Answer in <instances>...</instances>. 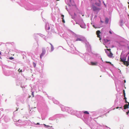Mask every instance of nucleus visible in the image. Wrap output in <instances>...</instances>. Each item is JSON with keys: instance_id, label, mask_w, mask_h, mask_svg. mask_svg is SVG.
Wrapping results in <instances>:
<instances>
[{"instance_id": "nucleus-4", "label": "nucleus", "mask_w": 129, "mask_h": 129, "mask_svg": "<svg viewBox=\"0 0 129 129\" xmlns=\"http://www.w3.org/2000/svg\"><path fill=\"white\" fill-rule=\"evenodd\" d=\"M113 55V54L111 51H110V53L108 54V56L110 58L112 57Z\"/></svg>"}, {"instance_id": "nucleus-33", "label": "nucleus", "mask_w": 129, "mask_h": 129, "mask_svg": "<svg viewBox=\"0 0 129 129\" xmlns=\"http://www.w3.org/2000/svg\"><path fill=\"white\" fill-rule=\"evenodd\" d=\"M1 54V52H0V55Z\"/></svg>"}, {"instance_id": "nucleus-22", "label": "nucleus", "mask_w": 129, "mask_h": 129, "mask_svg": "<svg viewBox=\"0 0 129 129\" xmlns=\"http://www.w3.org/2000/svg\"><path fill=\"white\" fill-rule=\"evenodd\" d=\"M122 106H121V107H116V109H118L119 108H122Z\"/></svg>"}, {"instance_id": "nucleus-40", "label": "nucleus", "mask_w": 129, "mask_h": 129, "mask_svg": "<svg viewBox=\"0 0 129 129\" xmlns=\"http://www.w3.org/2000/svg\"><path fill=\"white\" fill-rule=\"evenodd\" d=\"M129 54V52H128V54Z\"/></svg>"}, {"instance_id": "nucleus-25", "label": "nucleus", "mask_w": 129, "mask_h": 129, "mask_svg": "<svg viewBox=\"0 0 129 129\" xmlns=\"http://www.w3.org/2000/svg\"><path fill=\"white\" fill-rule=\"evenodd\" d=\"M124 99L125 100H126V97L125 96H124Z\"/></svg>"}, {"instance_id": "nucleus-16", "label": "nucleus", "mask_w": 129, "mask_h": 129, "mask_svg": "<svg viewBox=\"0 0 129 129\" xmlns=\"http://www.w3.org/2000/svg\"><path fill=\"white\" fill-rule=\"evenodd\" d=\"M123 93L124 96H125V91L124 90H123Z\"/></svg>"}, {"instance_id": "nucleus-15", "label": "nucleus", "mask_w": 129, "mask_h": 129, "mask_svg": "<svg viewBox=\"0 0 129 129\" xmlns=\"http://www.w3.org/2000/svg\"><path fill=\"white\" fill-rule=\"evenodd\" d=\"M106 62L107 63H109L110 64H111V65H112V66H113V64H112L111 63V62H109V61H106Z\"/></svg>"}, {"instance_id": "nucleus-12", "label": "nucleus", "mask_w": 129, "mask_h": 129, "mask_svg": "<svg viewBox=\"0 0 129 129\" xmlns=\"http://www.w3.org/2000/svg\"><path fill=\"white\" fill-rule=\"evenodd\" d=\"M109 41H110L109 40H108V39H104V41L105 43H107V42Z\"/></svg>"}, {"instance_id": "nucleus-27", "label": "nucleus", "mask_w": 129, "mask_h": 129, "mask_svg": "<svg viewBox=\"0 0 129 129\" xmlns=\"http://www.w3.org/2000/svg\"><path fill=\"white\" fill-rule=\"evenodd\" d=\"M109 33L111 34H112V33L111 32V31H109Z\"/></svg>"}, {"instance_id": "nucleus-8", "label": "nucleus", "mask_w": 129, "mask_h": 129, "mask_svg": "<svg viewBox=\"0 0 129 129\" xmlns=\"http://www.w3.org/2000/svg\"><path fill=\"white\" fill-rule=\"evenodd\" d=\"M44 125L45 126V127L47 128H50L51 127V126H50L49 125H46V124H44Z\"/></svg>"}, {"instance_id": "nucleus-28", "label": "nucleus", "mask_w": 129, "mask_h": 129, "mask_svg": "<svg viewBox=\"0 0 129 129\" xmlns=\"http://www.w3.org/2000/svg\"><path fill=\"white\" fill-rule=\"evenodd\" d=\"M36 124L37 125H38L39 124V123H37Z\"/></svg>"}, {"instance_id": "nucleus-42", "label": "nucleus", "mask_w": 129, "mask_h": 129, "mask_svg": "<svg viewBox=\"0 0 129 129\" xmlns=\"http://www.w3.org/2000/svg\"><path fill=\"white\" fill-rule=\"evenodd\" d=\"M104 5L106 6V5L105 4Z\"/></svg>"}, {"instance_id": "nucleus-18", "label": "nucleus", "mask_w": 129, "mask_h": 129, "mask_svg": "<svg viewBox=\"0 0 129 129\" xmlns=\"http://www.w3.org/2000/svg\"><path fill=\"white\" fill-rule=\"evenodd\" d=\"M33 65L34 67H35L36 66V64L34 62H33Z\"/></svg>"}, {"instance_id": "nucleus-41", "label": "nucleus", "mask_w": 129, "mask_h": 129, "mask_svg": "<svg viewBox=\"0 0 129 129\" xmlns=\"http://www.w3.org/2000/svg\"><path fill=\"white\" fill-rule=\"evenodd\" d=\"M124 82H125V80H124Z\"/></svg>"}, {"instance_id": "nucleus-7", "label": "nucleus", "mask_w": 129, "mask_h": 129, "mask_svg": "<svg viewBox=\"0 0 129 129\" xmlns=\"http://www.w3.org/2000/svg\"><path fill=\"white\" fill-rule=\"evenodd\" d=\"M91 65H96L97 64V62H91Z\"/></svg>"}, {"instance_id": "nucleus-3", "label": "nucleus", "mask_w": 129, "mask_h": 129, "mask_svg": "<svg viewBox=\"0 0 129 129\" xmlns=\"http://www.w3.org/2000/svg\"><path fill=\"white\" fill-rule=\"evenodd\" d=\"M129 106V103H128V104H125L124 106V109H126L127 108H128Z\"/></svg>"}, {"instance_id": "nucleus-17", "label": "nucleus", "mask_w": 129, "mask_h": 129, "mask_svg": "<svg viewBox=\"0 0 129 129\" xmlns=\"http://www.w3.org/2000/svg\"><path fill=\"white\" fill-rule=\"evenodd\" d=\"M18 122L19 121H16V123H15V124H16V125H17V126L19 124H18L19 123Z\"/></svg>"}, {"instance_id": "nucleus-30", "label": "nucleus", "mask_w": 129, "mask_h": 129, "mask_svg": "<svg viewBox=\"0 0 129 129\" xmlns=\"http://www.w3.org/2000/svg\"><path fill=\"white\" fill-rule=\"evenodd\" d=\"M50 29V27H49L48 28V29Z\"/></svg>"}, {"instance_id": "nucleus-29", "label": "nucleus", "mask_w": 129, "mask_h": 129, "mask_svg": "<svg viewBox=\"0 0 129 129\" xmlns=\"http://www.w3.org/2000/svg\"><path fill=\"white\" fill-rule=\"evenodd\" d=\"M107 22V23L108 22V20H106V22Z\"/></svg>"}, {"instance_id": "nucleus-19", "label": "nucleus", "mask_w": 129, "mask_h": 129, "mask_svg": "<svg viewBox=\"0 0 129 129\" xmlns=\"http://www.w3.org/2000/svg\"><path fill=\"white\" fill-rule=\"evenodd\" d=\"M18 71L19 72H22V70H20V69H19V70H18Z\"/></svg>"}, {"instance_id": "nucleus-37", "label": "nucleus", "mask_w": 129, "mask_h": 129, "mask_svg": "<svg viewBox=\"0 0 129 129\" xmlns=\"http://www.w3.org/2000/svg\"><path fill=\"white\" fill-rule=\"evenodd\" d=\"M10 58H10V59H12V58H11V57H10Z\"/></svg>"}, {"instance_id": "nucleus-26", "label": "nucleus", "mask_w": 129, "mask_h": 129, "mask_svg": "<svg viewBox=\"0 0 129 129\" xmlns=\"http://www.w3.org/2000/svg\"><path fill=\"white\" fill-rule=\"evenodd\" d=\"M126 114H128L129 113V111H128L126 112Z\"/></svg>"}, {"instance_id": "nucleus-31", "label": "nucleus", "mask_w": 129, "mask_h": 129, "mask_svg": "<svg viewBox=\"0 0 129 129\" xmlns=\"http://www.w3.org/2000/svg\"><path fill=\"white\" fill-rule=\"evenodd\" d=\"M30 97H31V96H30H30H29L28 98H30Z\"/></svg>"}, {"instance_id": "nucleus-38", "label": "nucleus", "mask_w": 129, "mask_h": 129, "mask_svg": "<svg viewBox=\"0 0 129 129\" xmlns=\"http://www.w3.org/2000/svg\"><path fill=\"white\" fill-rule=\"evenodd\" d=\"M10 58H10V59H12V58H11V57H10Z\"/></svg>"}, {"instance_id": "nucleus-36", "label": "nucleus", "mask_w": 129, "mask_h": 129, "mask_svg": "<svg viewBox=\"0 0 129 129\" xmlns=\"http://www.w3.org/2000/svg\"><path fill=\"white\" fill-rule=\"evenodd\" d=\"M10 58H10V59H12V58H11V57H10Z\"/></svg>"}, {"instance_id": "nucleus-2", "label": "nucleus", "mask_w": 129, "mask_h": 129, "mask_svg": "<svg viewBox=\"0 0 129 129\" xmlns=\"http://www.w3.org/2000/svg\"><path fill=\"white\" fill-rule=\"evenodd\" d=\"M45 52L46 51L44 49H43L42 52L40 56V58H42V56L45 54Z\"/></svg>"}, {"instance_id": "nucleus-5", "label": "nucleus", "mask_w": 129, "mask_h": 129, "mask_svg": "<svg viewBox=\"0 0 129 129\" xmlns=\"http://www.w3.org/2000/svg\"><path fill=\"white\" fill-rule=\"evenodd\" d=\"M123 64L126 66H128L129 65V62H128L127 61H125L123 63Z\"/></svg>"}, {"instance_id": "nucleus-10", "label": "nucleus", "mask_w": 129, "mask_h": 129, "mask_svg": "<svg viewBox=\"0 0 129 129\" xmlns=\"http://www.w3.org/2000/svg\"><path fill=\"white\" fill-rule=\"evenodd\" d=\"M120 61H121L123 63L125 61V59H122L121 58H120Z\"/></svg>"}, {"instance_id": "nucleus-13", "label": "nucleus", "mask_w": 129, "mask_h": 129, "mask_svg": "<svg viewBox=\"0 0 129 129\" xmlns=\"http://www.w3.org/2000/svg\"><path fill=\"white\" fill-rule=\"evenodd\" d=\"M83 113L84 114H89V113L88 111H84L83 112Z\"/></svg>"}, {"instance_id": "nucleus-23", "label": "nucleus", "mask_w": 129, "mask_h": 129, "mask_svg": "<svg viewBox=\"0 0 129 129\" xmlns=\"http://www.w3.org/2000/svg\"><path fill=\"white\" fill-rule=\"evenodd\" d=\"M106 50L109 51L110 52V51H111V49H107Z\"/></svg>"}, {"instance_id": "nucleus-39", "label": "nucleus", "mask_w": 129, "mask_h": 129, "mask_svg": "<svg viewBox=\"0 0 129 129\" xmlns=\"http://www.w3.org/2000/svg\"><path fill=\"white\" fill-rule=\"evenodd\" d=\"M59 0H57V1H59Z\"/></svg>"}, {"instance_id": "nucleus-11", "label": "nucleus", "mask_w": 129, "mask_h": 129, "mask_svg": "<svg viewBox=\"0 0 129 129\" xmlns=\"http://www.w3.org/2000/svg\"><path fill=\"white\" fill-rule=\"evenodd\" d=\"M101 33V32L99 30H98L96 31V35H100V34Z\"/></svg>"}, {"instance_id": "nucleus-1", "label": "nucleus", "mask_w": 129, "mask_h": 129, "mask_svg": "<svg viewBox=\"0 0 129 129\" xmlns=\"http://www.w3.org/2000/svg\"><path fill=\"white\" fill-rule=\"evenodd\" d=\"M90 3L92 4V9L93 11L99 10L100 9L99 8H98L94 6V4L98 6H100V4L97 3V2L98 1L100 3V0H89Z\"/></svg>"}, {"instance_id": "nucleus-9", "label": "nucleus", "mask_w": 129, "mask_h": 129, "mask_svg": "<svg viewBox=\"0 0 129 129\" xmlns=\"http://www.w3.org/2000/svg\"><path fill=\"white\" fill-rule=\"evenodd\" d=\"M50 44L51 45V51H52L53 50V49H54L53 47V46L51 44Z\"/></svg>"}, {"instance_id": "nucleus-6", "label": "nucleus", "mask_w": 129, "mask_h": 129, "mask_svg": "<svg viewBox=\"0 0 129 129\" xmlns=\"http://www.w3.org/2000/svg\"><path fill=\"white\" fill-rule=\"evenodd\" d=\"M61 16L62 17V22L63 23H65V21H64V15H61Z\"/></svg>"}, {"instance_id": "nucleus-21", "label": "nucleus", "mask_w": 129, "mask_h": 129, "mask_svg": "<svg viewBox=\"0 0 129 129\" xmlns=\"http://www.w3.org/2000/svg\"><path fill=\"white\" fill-rule=\"evenodd\" d=\"M97 37L100 38V40H101V38H100V35H97Z\"/></svg>"}, {"instance_id": "nucleus-24", "label": "nucleus", "mask_w": 129, "mask_h": 129, "mask_svg": "<svg viewBox=\"0 0 129 129\" xmlns=\"http://www.w3.org/2000/svg\"><path fill=\"white\" fill-rule=\"evenodd\" d=\"M125 103H127L128 104V103H129L126 100H125Z\"/></svg>"}, {"instance_id": "nucleus-14", "label": "nucleus", "mask_w": 129, "mask_h": 129, "mask_svg": "<svg viewBox=\"0 0 129 129\" xmlns=\"http://www.w3.org/2000/svg\"><path fill=\"white\" fill-rule=\"evenodd\" d=\"M82 41V40L80 38H77L76 39V41Z\"/></svg>"}, {"instance_id": "nucleus-34", "label": "nucleus", "mask_w": 129, "mask_h": 129, "mask_svg": "<svg viewBox=\"0 0 129 129\" xmlns=\"http://www.w3.org/2000/svg\"><path fill=\"white\" fill-rule=\"evenodd\" d=\"M128 59H129V57H128Z\"/></svg>"}, {"instance_id": "nucleus-35", "label": "nucleus", "mask_w": 129, "mask_h": 129, "mask_svg": "<svg viewBox=\"0 0 129 129\" xmlns=\"http://www.w3.org/2000/svg\"><path fill=\"white\" fill-rule=\"evenodd\" d=\"M128 4H129V2H128Z\"/></svg>"}, {"instance_id": "nucleus-32", "label": "nucleus", "mask_w": 129, "mask_h": 129, "mask_svg": "<svg viewBox=\"0 0 129 129\" xmlns=\"http://www.w3.org/2000/svg\"><path fill=\"white\" fill-rule=\"evenodd\" d=\"M105 47L106 48H108V47H107L106 46H105Z\"/></svg>"}, {"instance_id": "nucleus-20", "label": "nucleus", "mask_w": 129, "mask_h": 129, "mask_svg": "<svg viewBox=\"0 0 129 129\" xmlns=\"http://www.w3.org/2000/svg\"><path fill=\"white\" fill-rule=\"evenodd\" d=\"M31 94L32 95V97H34V95L33 92H32Z\"/></svg>"}]
</instances>
